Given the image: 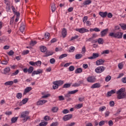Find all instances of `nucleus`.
Wrapping results in <instances>:
<instances>
[{
    "mask_svg": "<svg viewBox=\"0 0 126 126\" xmlns=\"http://www.w3.org/2000/svg\"><path fill=\"white\" fill-rule=\"evenodd\" d=\"M126 91V88H122L117 92V98L119 99H124L126 97V93H124Z\"/></svg>",
    "mask_w": 126,
    "mask_h": 126,
    "instance_id": "nucleus-1",
    "label": "nucleus"
},
{
    "mask_svg": "<svg viewBox=\"0 0 126 126\" xmlns=\"http://www.w3.org/2000/svg\"><path fill=\"white\" fill-rule=\"evenodd\" d=\"M123 33L122 32H111L109 33V36L117 39H122L123 38Z\"/></svg>",
    "mask_w": 126,
    "mask_h": 126,
    "instance_id": "nucleus-2",
    "label": "nucleus"
},
{
    "mask_svg": "<svg viewBox=\"0 0 126 126\" xmlns=\"http://www.w3.org/2000/svg\"><path fill=\"white\" fill-rule=\"evenodd\" d=\"M105 69H106V68L104 66H100L96 67L95 69V71L96 73H102Z\"/></svg>",
    "mask_w": 126,
    "mask_h": 126,
    "instance_id": "nucleus-3",
    "label": "nucleus"
},
{
    "mask_svg": "<svg viewBox=\"0 0 126 126\" xmlns=\"http://www.w3.org/2000/svg\"><path fill=\"white\" fill-rule=\"evenodd\" d=\"M96 80V77L94 76H91L88 77L87 81L90 83H94Z\"/></svg>",
    "mask_w": 126,
    "mask_h": 126,
    "instance_id": "nucleus-4",
    "label": "nucleus"
},
{
    "mask_svg": "<svg viewBox=\"0 0 126 126\" xmlns=\"http://www.w3.org/2000/svg\"><path fill=\"white\" fill-rule=\"evenodd\" d=\"M75 31L79 32V33H81V34L85 33V32H89V30L84 28H82L81 29H76Z\"/></svg>",
    "mask_w": 126,
    "mask_h": 126,
    "instance_id": "nucleus-5",
    "label": "nucleus"
},
{
    "mask_svg": "<svg viewBox=\"0 0 126 126\" xmlns=\"http://www.w3.org/2000/svg\"><path fill=\"white\" fill-rule=\"evenodd\" d=\"M47 102H48V101L45 99L39 100L36 102V105L37 106H42V105H44V104L47 103Z\"/></svg>",
    "mask_w": 126,
    "mask_h": 126,
    "instance_id": "nucleus-6",
    "label": "nucleus"
},
{
    "mask_svg": "<svg viewBox=\"0 0 126 126\" xmlns=\"http://www.w3.org/2000/svg\"><path fill=\"white\" fill-rule=\"evenodd\" d=\"M108 31H109L108 29H106L103 30L100 32V35L101 37H105L107 34H108Z\"/></svg>",
    "mask_w": 126,
    "mask_h": 126,
    "instance_id": "nucleus-7",
    "label": "nucleus"
},
{
    "mask_svg": "<svg viewBox=\"0 0 126 126\" xmlns=\"http://www.w3.org/2000/svg\"><path fill=\"white\" fill-rule=\"evenodd\" d=\"M97 58H99V54L93 53V56L88 57V59H89V60H95V59H97Z\"/></svg>",
    "mask_w": 126,
    "mask_h": 126,
    "instance_id": "nucleus-8",
    "label": "nucleus"
},
{
    "mask_svg": "<svg viewBox=\"0 0 126 126\" xmlns=\"http://www.w3.org/2000/svg\"><path fill=\"white\" fill-rule=\"evenodd\" d=\"M43 73V70L42 69H37L36 71H33L32 73V76L35 75V74H41Z\"/></svg>",
    "mask_w": 126,
    "mask_h": 126,
    "instance_id": "nucleus-9",
    "label": "nucleus"
},
{
    "mask_svg": "<svg viewBox=\"0 0 126 126\" xmlns=\"http://www.w3.org/2000/svg\"><path fill=\"white\" fill-rule=\"evenodd\" d=\"M62 37H63V38H65L66 37V35H67V32L65 28H63L62 30Z\"/></svg>",
    "mask_w": 126,
    "mask_h": 126,
    "instance_id": "nucleus-10",
    "label": "nucleus"
},
{
    "mask_svg": "<svg viewBox=\"0 0 126 126\" xmlns=\"http://www.w3.org/2000/svg\"><path fill=\"white\" fill-rule=\"evenodd\" d=\"M72 118V115L69 114L65 115L63 118V120L64 121V122H66V121H68V120H70Z\"/></svg>",
    "mask_w": 126,
    "mask_h": 126,
    "instance_id": "nucleus-11",
    "label": "nucleus"
},
{
    "mask_svg": "<svg viewBox=\"0 0 126 126\" xmlns=\"http://www.w3.org/2000/svg\"><path fill=\"white\" fill-rule=\"evenodd\" d=\"M29 115V111H25L21 114V118H24L25 119Z\"/></svg>",
    "mask_w": 126,
    "mask_h": 126,
    "instance_id": "nucleus-12",
    "label": "nucleus"
},
{
    "mask_svg": "<svg viewBox=\"0 0 126 126\" xmlns=\"http://www.w3.org/2000/svg\"><path fill=\"white\" fill-rule=\"evenodd\" d=\"M99 14L100 15L101 17H102V18H105V17H107V15H108V12H99Z\"/></svg>",
    "mask_w": 126,
    "mask_h": 126,
    "instance_id": "nucleus-13",
    "label": "nucleus"
},
{
    "mask_svg": "<svg viewBox=\"0 0 126 126\" xmlns=\"http://www.w3.org/2000/svg\"><path fill=\"white\" fill-rule=\"evenodd\" d=\"M24 30H25V25L24 23H21L20 28V31H21L22 33H23V32H24Z\"/></svg>",
    "mask_w": 126,
    "mask_h": 126,
    "instance_id": "nucleus-14",
    "label": "nucleus"
},
{
    "mask_svg": "<svg viewBox=\"0 0 126 126\" xmlns=\"http://www.w3.org/2000/svg\"><path fill=\"white\" fill-rule=\"evenodd\" d=\"M86 42H92V43H97L98 41L97 40H94V38L91 37L89 38H87Z\"/></svg>",
    "mask_w": 126,
    "mask_h": 126,
    "instance_id": "nucleus-15",
    "label": "nucleus"
},
{
    "mask_svg": "<svg viewBox=\"0 0 126 126\" xmlns=\"http://www.w3.org/2000/svg\"><path fill=\"white\" fill-rule=\"evenodd\" d=\"M100 87H101V85L98 83H95L91 86V88L92 89L100 88Z\"/></svg>",
    "mask_w": 126,
    "mask_h": 126,
    "instance_id": "nucleus-16",
    "label": "nucleus"
},
{
    "mask_svg": "<svg viewBox=\"0 0 126 126\" xmlns=\"http://www.w3.org/2000/svg\"><path fill=\"white\" fill-rule=\"evenodd\" d=\"M105 63V61H103L102 59H99L96 61V65H101V64H103Z\"/></svg>",
    "mask_w": 126,
    "mask_h": 126,
    "instance_id": "nucleus-17",
    "label": "nucleus"
},
{
    "mask_svg": "<svg viewBox=\"0 0 126 126\" xmlns=\"http://www.w3.org/2000/svg\"><path fill=\"white\" fill-rule=\"evenodd\" d=\"M83 82L82 81H79L78 83H74L72 85V87H78V86H80V84H82Z\"/></svg>",
    "mask_w": 126,
    "mask_h": 126,
    "instance_id": "nucleus-18",
    "label": "nucleus"
},
{
    "mask_svg": "<svg viewBox=\"0 0 126 126\" xmlns=\"http://www.w3.org/2000/svg\"><path fill=\"white\" fill-rule=\"evenodd\" d=\"M32 90V88L31 87H28L25 89L24 93L23 94L24 95H25L26 93H28V92H30Z\"/></svg>",
    "mask_w": 126,
    "mask_h": 126,
    "instance_id": "nucleus-19",
    "label": "nucleus"
},
{
    "mask_svg": "<svg viewBox=\"0 0 126 126\" xmlns=\"http://www.w3.org/2000/svg\"><path fill=\"white\" fill-rule=\"evenodd\" d=\"M116 93V90H112L111 91L108 92L107 96L110 97V96H112V94H115Z\"/></svg>",
    "mask_w": 126,
    "mask_h": 126,
    "instance_id": "nucleus-20",
    "label": "nucleus"
},
{
    "mask_svg": "<svg viewBox=\"0 0 126 126\" xmlns=\"http://www.w3.org/2000/svg\"><path fill=\"white\" fill-rule=\"evenodd\" d=\"M92 2L91 0H87L83 2V4L84 5H88Z\"/></svg>",
    "mask_w": 126,
    "mask_h": 126,
    "instance_id": "nucleus-21",
    "label": "nucleus"
},
{
    "mask_svg": "<svg viewBox=\"0 0 126 126\" xmlns=\"http://www.w3.org/2000/svg\"><path fill=\"white\" fill-rule=\"evenodd\" d=\"M10 71V68L9 67H6L4 69V74H7Z\"/></svg>",
    "mask_w": 126,
    "mask_h": 126,
    "instance_id": "nucleus-22",
    "label": "nucleus"
},
{
    "mask_svg": "<svg viewBox=\"0 0 126 126\" xmlns=\"http://www.w3.org/2000/svg\"><path fill=\"white\" fill-rule=\"evenodd\" d=\"M4 85H5L6 86H7L8 85H13V81H9L6 82L4 83Z\"/></svg>",
    "mask_w": 126,
    "mask_h": 126,
    "instance_id": "nucleus-23",
    "label": "nucleus"
},
{
    "mask_svg": "<svg viewBox=\"0 0 126 126\" xmlns=\"http://www.w3.org/2000/svg\"><path fill=\"white\" fill-rule=\"evenodd\" d=\"M54 54V52H47L45 53V55L43 56V57H44L45 58L47 57H49L50 56H52Z\"/></svg>",
    "mask_w": 126,
    "mask_h": 126,
    "instance_id": "nucleus-24",
    "label": "nucleus"
},
{
    "mask_svg": "<svg viewBox=\"0 0 126 126\" xmlns=\"http://www.w3.org/2000/svg\"><path fill=\"white\" fill-rule=\"evenodd\" d=\"M17 120H18V117H13L11 119V123L12 124H15V123H16L17 122Z\"/></svg>",
    "mask_w": 126,
    "mask_h": 126,
    "instance_id": "nucleus-25",
    "label": "nucleus"
},
{
    "mask_svg": "<svg viewBox=\"0 0 126 126\" xmlns=\"http://www.w3.org/2000/svg\"><path fill=\"white\" fill-rule=\"evenodd\" d=\"M53 84L55 86H53V89H54V90H55V89H58V88H59V86L58 85V84L57 83V82H56L55 81L53 82Z\"/></svg>",
    "mask_w": 126,
    "mask_h": 126,
    "instance_id": "nucleus-26",
    "label": "nucleus"
},
{
    "mask_svg": "<svg viewBox=\"0 0 126 126\" xmlns=\"http://www.w3.org/2000/svg\"><path fill=\"white\" fill-rule=\"evenodd\" d=\"M40 51L42 53H46V51H47V48L45 46L40 47Z\"/></svg>",
    "mask_w": 126,
    "mask_h": 126,
    "instance_id": "nucleus-27",
    "label": "nucleus"
},
{
    "mask_svg": "<svg viewBox=\"0 0 126 126\" xmlns=\"http://www.w3.org/2000/svg\"><path fill=\"white\" fill-rule=\"evenodd\" d=\"M33 70H34V67L33 66H30V67L28 69V73L31 74L33 72Z\"/></svg>",
    "mask_w": 126,
    "mask_h": 126,
    "instance_id": "nucleus-28",
    "label": "nucleus"
},
{
    "mask_svg": "<svg viewBox=\"0 0 126 126\" xmlns=\"http://www.w3.org/2000/svg\"><path fill=\"white\" fill-rule=\"evenodd\" d=\"M51 110L53 113H57L59 111V108L58 107H53Z\"/></svg>",
    "mask_w": 126,
    "mask_h": 126,
    "instance_id": "nucleus-29",
    "label": "nucleus"
},
{
    "mask_svg": "<svg viewBox=\"0 0 126 126\" xmlns=\"http://www.w3.org/2000/svg\"><path fill=\"white\" fill-rule=\"evenodd\" d=\"M51 10L52 11V12H55V11H56V4H55V3H52V5H51Z\"/></svg>",
    "mask_w": 126,
    "mask_h": 126,
    "instance_id": "nucleus-30",
    "label": "nucleus"
},
{
    "mask_svg": "<svg viewBox=\"0 0 126 126\" xmlns=\"http://www.w3.org/2000/svg\"><path fill=\"white\" fill-rule=\"evenodd\" d=\"M16 97L17 99H21L22 98V93H18L16 94Z\"/></svg>",
    "mask_w": 126,
    "mask_h": 126,
    "instance_id": "nucleus-31",
    "label": "nucleus"
},
{
    "mask_svg": "<svg viewBox=\"0 0 126 126\" xmlns=\"http://www.w3.org/2000/svg\"><path fill=\"white\" fill-rule=\"evenodd\" d=\"M55 82L58 85V86H61V85H63V81L59 80Z\"/></svg>",
    "mask_w": 126,
    "mask_h": 126,
    "instance_id": "nucleus-32",
    "label": "nucleus"
},
{
    "mask_svg": "<svg viewBox=\"0 0 126 126\" xmlns=\"http://www.w3.org/2000/svg\"><path fill=\"white\" fill-rule=\"evenodd\" d=\"M71 86V83L69 84H65L63 85V88H69Z\"/></svg>",
    "mask_w": 126,
    "mask_h": 126,
    "instance_id": "nucleus-33",
    "label": "nucleus"
},
{
    "mask_svg": "<svg viewBox=\"0 0 126 126\" xmlns=\"http://www.w3.org/2000/svg\"><path fill=\"white\" fill-rule=\"evenodd\" d=\"M81 72H82V68H78L75 71V73H81Z\"/></svg>",
    "mask_w": 126,
    "mask_h": 126,
    "instance_id": "nucleus-34",
    "label": "nucleus"
},
{
    "mask_svg": "<svg viewBox=\"0 0 126 126\" xmlns=\"http://www.w3.org/2000/svg\"><path fill=\"white\" fill-rule=\"evenodd\" d=\"M83 107V104H78L75 106V108L76 109H80L81 108H82Z\"/></svg>",
    "mask_w": 126,
    "mask_h": 126,
    "instance_id": "nucleus-35",
    "label": "nucleus"
},
{
    "mask_svg": "<svg viewBox=\"0 0 126 126\" xmlns=\"http://www.w3.org/2000/svg\"><path fill=\"white\" fill-rule=\"evenodd\" d=\"M66 57H67V54H64L61 55L59 57V60H62V59H63V58H66Z\"/></svg>",
    "mask_w": 126,
    "mask_h": 126,
    "instance_id": "nucleus-36",
    "label": "nucleus"
},
{
    "mask_svg": "<svg viewBox=\"0 0 126 126\" xmlns=\"http://www.w3.org/2000/svg\"><path fill=\"white\" fill-rule=\"evenodd\" d=\"M82 58V54H76L75 55L76 60H79V59H81Z\"/></svg>",
    "mask_w": 126,
    "mask_h": 126,
    "instance_id": "nucleus-37",
    "label": "nucleus"
},
{
    "mask_svg": "<svg viewBox=\"0 0 126 126\" xmlns=\"http://www.w3.org/2000/svg\"><path fill=\"white\" fill-rule=\"evenodd\" d=\"M98 44H102L104 43V39L103 38H98V40H97Z\"/></svg>",
    "mask_w": 126,
    "mask_h": 126,
    "instance_id": "nucleus-38",
    "label": "nucleus"
},
{
    "mask_svg": "<svg viewBox=\"0 0 126 126\" xmlns=\"http://www.w3.org/2000/svg\"><path fill=\"white\" fill-rule=\"evenodd\" d=\"M29 100V98H25L22 100V102H23V104L25 105V104H26L28 102Z\"/></svg>",
    "mask_w": 126,
    "mask_h": 126,
    "instance_id": "nucleus-39",
    "label": "nucleus"
},
{
    "mask_svg": "<svg viewBox=\"0 0 126 126\" xmlns=\"http://www.w3.org/2000/svg\"><path fill=\"white\" fill-rule=\"evenodd\" d=\"M77 92H78V90H76L73 91L68 92L69 94L70 95H71L72 94H75V93H77Z\"/></svg>",
    "mask_w": 126,
    "mask_h": 126,
    "instance_id": "nucleus-40",
    "label": "nucleus"
},
{
    "mask_svg": "<svg viewBox=\"0 0 126 126\" xmlns=\"http://www.w3.org/2000/svg\"><path fill=\"white\" fill-rule=\"evenodd\" d=\"M47 125H48V122H43L39 124V126H46Z\"/></svg>",
    "mask_w": 126,
    "mask_h": 126,
    "instance_id": "nucleus-41",
    "label": "nucleus"
},
{
    "mask_svg": "<svg viewBox=\"0 0 126 126\" xmlns=\"http://www.w3.org/2000/svg\"><path fill=\"white\" fill-rule=\"evenodd\" d=\"M37 44V41H33V40H31V43H30V45L31 46H35V45H36Z\"/></svg>",
    "mask_w": 126,
    "mask_h": 126,
    "instance_id": "nucleus-42",
    "label": "nucleus"
},
{
    "mask_svg": "<svg viewBox=\"0 0 126 126\" xmlns=\"http://www.w3.org/2000/svg\"><path fill=\"white\" fill-rule=\"evenodd\" d=\"M122 29L123 30H126V24H120Z\"/></svg>",
    "mask_w": 126,
    "mask_h": 126,
    "instance_id": "nucleus-43",
    "label": "nucleus"
},
{
    "mask_svg": "<svg viewBox=\"0 0 126 126\" xmlns=\"http://www.w3.org/2000/svg\"><path fill=\"white\" fill-rule=\"evenodd\" d=\"M59 126V122H53L51 125L50 126Z\"/></svg>",
    "mask_w": 126,
    "mask_h": 126,
    "instance_id": "nucleus-44",
    "label": "nucleus"
},
{
    "mask_svg": "<svg viewBox=\"0 0 126 126\" xmlns=\"http://www.w3.org/2000/svg\"><path fill=\"white\" fill-rule=\"evenodd\" d=\"M109 53H110V51H109V50H106L103 51L101 53V55H105V54H109Z\"/></svg>",
    "mask_w": 126,
    "mask_h": 126,
    "instance_id": "nucleus-45",
    "label": "nucleus"
},
{
    "mask_svg": "<svg viewBox=\"0 0 126 126\" xmlns=\"http://www.w3.org/2000/svg\"><path fill=\"white\" fill-rule=\"evenodd\" d=\"M111 76L108 75L107 76L106 78H105V81H106V82H108V81H110L111 80Z\"/></svg>",
    "mask_w": 126,
    "mask_h": 126,
    "instance_id": "nucleus-46",
    "label": "nucleus"
},
{
    "mask_svg": "<svg viewBox=\"0 0 126 126\" xmlns=\"http://www.w3.org/2000/svg\"><path fill=\"white\" fill-rule=\"evenodd\" d=\"M50 63H51V64H54L55 63H56V60L54 58H52L50 60Z\"/></svg>",
    "mask_w": 126,
    "mask_h": 126,
    "instance_id": "nucleus-47",
    "label": "nucleus"
},
{
    "mask_svg": "<svg viewBox=\"0 0 126 126\" xmlns=\"http://www.w3.org/2000/svg\"><path fill=\"white\" fill-rule=\"evenodd\" d=\"M87 20H88V17L84 16L83 18V22L84 23H86V21H87Z\"/></svg>",
    "mask_w": 126,
    "mask_h": 126,
    "instance_id": "nucleus-48",
    "label": "nucleus"
},
{
    "mask_svg": "<svg viewBox=\"0 0 126 126\" xmlns=\"http://www.w3.org/2000/svg\"><path fill=\"white\" fill-rule=\"evenodd\" d=\"M118 67L120 69H122V68L124 67V64L123 63H119L118 64Z\"/></svg>",
    "mask_w": 126,
    "mask_h": 126,
    "instance_id": "nucleus-49",
    "label": "nucleus"
},
{
    "mask_svg": "<svg viewBox=\"0 0 126 126\" xmlns=\"http://www.w3.org/2000/svg\"><path fill=\"white\" fill-rule=\"evenodd\" d=\"M35 64L37 66H40L41 64H42V62L40 61H37L36 62H35Z\"/></svg>",
    "mask_w": 126,
    "mask_h": 126,
    "instance_id": "nucleus-50",
    "label": "nucleus"
},
{
    "mask_svg": "<svg viewBox=\"0 0 126 126\" xmlns=\"http://www.w3.org/2000/svg\"><path fill=\"white\" fill-rule=\"evenodd\" d=\"M18 73H19V70L17 69L15 72L12 73L11 76H12L13 75H17Z\"/></svg>",
    "mask_w": 126,
    "mask_h": 126,
    "instance_id": "nucleus-51",
    "label": "nucleus"
},
{
    "mask_svg": "<svg viewBox=\"0 0 126 126\" xmlns=\"http://www.w3.org/2000/svg\"><path fill=\"white\" fill-rule=\"evenodd\" d=\"M8 56H13L14 55V52L12 50H10L9 52L7 53Z\"/></svg>",
    "mask_w": 126,
    "mask_h": 126,
    "instance_id": "nucleus-52",
    "label": "nucleus"
},
{
    "mask_svg": "<svg viewBox=\"0 0 126 126\" xmlns=\"http://www.w3.org/2000/svg\"><path fill=\"white\" fill-rule=\"evenodd\" d=\"M79 36L78 35H75L74 36H72L70 39V41H73V40H75V39H77Z\"/></svg>",
    "mask_w": 126,
    "mask_h": 126,
    "instance_id": "nucleus-53",
    "label": "nucleus"
},
{
    "mask_svg": "<svg viewBox=\"0 0 126 126\" xmlns=\"http://www.w3.org/2000/svg\"><path fill=\"white\" fill-rule=\"evenodd\" d=\"M75 67H74V66H70L69 67V71H73L74 70Z\"/></svg>",
    "mask_w": 126,
    "mask_h": 126,
    "instance_id": "nucleus-54",
    "label": "nucleus"
},
{
    "mask_svg": "<svg viewBox=\"0 0 126 126\" xmlns=\"http://www.w3.org/2000/svg\"><path fill=\"white\" fill-rule=\"evenodd\" d=\"M104 110H106V106L100 107L99 109V111L100 112H103Z\"/></svg>",
    "mask_w": 126,
    "mask_h": 126,
    "instance_id": "nucleus-55",
    "label": "nucleus"
},
{
    "mask_svg": "<svg viewBox=\"0 0 126 126\" xmlns=\"http://www.w3.org/2000/svg\"><path fill=\"white\" fill-rule=\"evenodd\" d=\"M45 121H50L51 120V117L49 116H45L44 118Z\"/></svg>",
    "mask_w": 126,
    "mask_h": 126,
    "instance_id": "nucleus-56",
    "label": "nucleus"
},
{
    "mask_svg": "<svg viewBox=\"0 0 126 126\" xmlns=\"http://www.w3.org/2000/svg\"><path fill=\"white\" fill-rule=\"evenodd\" d=\"M28 54H29V50H28L24 51L22 52V55H28Z\"/></svg>",
    "mask_w": 126,
    "mask_h": 126,
    "instance_id": "nucleus-57",
    "label": "nucleus"
},
{
    "mask_svg": "<svg viewBox=\"0 0 126 126\" xmlns=\"http://www.w3.org/2000/svg\"><path fill=\"white\" fill-rule=\"evenodd\" d=\"M58 98L59 99V101H63V100H64V97L63 95H60Z\"/></svg>",
    "mask_w": 126,
    "mask_h": 126,
    "instance_id": "nucleus-58",
    "label": "nucleus"
},
{
    "mask_svg": "<svg viewBox=\"0 0 126 126\" xmlns=\"http://www.w3.org/2000/svg\"><path fill=\"white\" fill-rule=\"evenodd\" d=\"M1 63L2 64H7V63H8V62H7V61L6 60H2L1 62Z\"/></svg>",
    "mask_w": 126,
    "mask_h": 126,
    "instance_id": "nucleus-59",
    "label": "nucleus"
},
{
    "mask_svg": "<svg viewBox=\"0 0 126 126\" xmlns=\"http://www.w3.org/2000/svg\"><path fill=\"white\" fill-rule=\"evenodd\" d=\"M70 94H69V93H68L67 94H64V97L65 99H66L67 98H69V97H70Z\"/></svg>",
    "mask_w": 126,
    "mask_h": 126,
    "instance_id": "nucleus-60",
    "label": "nucleus"
},
{
    "mask_svg": "<svg viewBox=\"0 0 126 126\" xmlns=\"http://www.w3.org/2000/svg\"><path fill=\"white\" fill-rule=\"evenodd\" d=\"M109 104L110 107H114V106H115V102H114V101H111L109 102Z\"/></svg>",
    "mask_w": 126,
    "mask_h": 126,
    "instance_id": "nucleus-61",
    "label": "nucleus"
},
{
    "mask_svg": "<svg viewBox=\"0 0 126 126\" xmlns=\"http://www.w3.org/2000/svg\"><path fill=\"white\" fill-rule=\"evenodd\" d=\"M45 38H47V39H49V38H50V33L46 32L45 33Z\"/></svg>",
    "mask_w": 126,
    "mask_h": 126,
    "instance_id": "nucleus-62",
    "label": "nucleus"
},
{
    "mask_svg": "<svg viewBox=\"0 0 126 126\" xmlns=\"http://www.w3.org/2000/svg\"><path fill=\"white\" fill-rule=\"evenodd\" d=\"M105 122L104 121H101L99 123V126H104V125H105Z\"/></svg>",
    "mask_w": 126,
    "mask_h": 126,
    "instance_id": "nucleus-63",
    "label": "nucleus"
},
{
    "mask_svg": "<svg viewBox=\"0 0 126 126\" xmlns=\"http://www.w3.org/2000/svg\"><path fill=\"white\" fill-rule=\"evenodd\" d=\"M75 125V123L73 122L69 124H67L65 126H73Z\"/></svg>",
    "mask_w": 126,
    "mask_h": 126,
    "instance_id": "nucleus-64",
    "label": "nucleus"
}]
</instances>
